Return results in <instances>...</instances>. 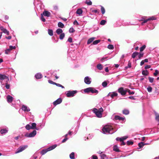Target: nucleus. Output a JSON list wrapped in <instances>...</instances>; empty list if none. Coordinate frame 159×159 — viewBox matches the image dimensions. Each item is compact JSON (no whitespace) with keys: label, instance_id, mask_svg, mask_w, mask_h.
<instances>
[{"label":"nucleus","instance_id":"nucleus-64","mask_svg":"<svg viewBox=\"0 0 159 159\" xmlns=\"http://www.w3.org/2000/svg\"><path fill=\"white\" fill-rule=\"evenodd\" d=\"M107 58V57H104L101 58V61H103L104 60L106 59Z\"/></svg>","mask_w":159,"mask_h":159},{"label":"nucleus","instance_id":"nucleus-45","mask_svg":"<svg viewBox=\"0 0 159 159\" xmlns=\"http://www.w3.org/2000/svg\"><path fill=\"white\" fill-rule=\"evenodd\" d=\"M11 50L10 49L8 48L7 49L5 50V53L6 54H8L9 53V52L11 51Z\"/></svg>","mask_w":159,"mask_h":159},{"label":"nucleus","instance_id":"nucleus-37","mask_svg":"<svg viewBox=\"0 0 159 159\" xmlns=\"http://www.w3.org/2000/svg\"><path fill=\"white\" fill-rule=\"evenodd\" d=\"M107 84V82L106 81H105L103 82H102V86L104 87H106Z\"/></svg>","mask_w":159,"mask_h":159},{"label":"nucleus","instance_id":"nucleus-22","mask_svg":"<svg viewBox=\"0 0 159 159\" xmlns=\"http://www.w3.org/2000/svg\"><path fill=\"white\" fill-rule=\"evenodd\" d=\"M142 74L144 75H148L149 74V72L147 70H143L142 71Z\"/></svg>","mask_w":159,"mask_h":159},{"label":"nucleus","instance_id":"nucleus-7","mask_svg":"<svg viewBox=\"0 0 159 159\" xmlns=\"http://www.w3.org/2000/svg\"><path fill=\"white\" fill-rule=\"evenodd\" d=\"M36 134V131L35 130H34L32 132H31L29 134H26L25 136L27 137H34Z\"/></svg>","mask_w":159,"mask_h":159},{"label":"nucleus","instance_id":"nucleus-61","mask_svg":"<svg viewBox=\"0 0 159 159\" xmlns=\"http://www.w3.org/2000/svg\"><path fill=\"white\" fill-rule=\"evenodd\" d=\"M149 20V18H148V19L144 20V21H143V22H142V24H143L144 23H146Z\"/></svg>","mask_w":159,"mask_h":159},{"label":"nucleus","instance_id":"nucleus-51","mask_svg":"<svg viewBox=\"0 0 159 159\" xmlns=\"http://www.w3.org/2000/svg\"><path fill=\"white\" fill-rule=\"evenodd\" d=\"M3 32L4 33L6 34L7 35H8L9 34V31H7L6 29L5 30H4Z\"/></svg>","mask_w":159,"mask_h":159},{"label":"nucleus","instance_id":"nucleus-19","mask_svg":"<svg viewBox=\"0 0 159 159\" xmlns=\"http://www.w3.org/2000/svg\"><path fill=\"white\" fill-rule=\"evenodd\" d=\"M92 89V87H89L85 89L84 90V92L85 93H89L90 92L91 90Z\"/></svg>","mask_w":159,"mask_h":159},{"label":"nucleus","instance_id":"nucleus-46","mask_svg":"<svg viewBox=\"0 0 159 159\" xmlns=\"http://www.w3.org/2000/svg\"><path fill=\"white\" fill-rule=\"evenodd\" d=\"M106 22V21L105 20H102L100 23V24L101 25H104Z\"/></svg>","mask_w":159,"mask_h":159},{"label":"nucleus","instance_id":"nucleus-13","mask_svg":"<svg viewBox=\"0 0 159 159\" xmlns=\"http://www.w3.org/2000/svg\"><path fill=\"white\" fill-rule=\"evenodd\" d=\"M115 119L116 120H119L123 121L125 119L124 117H121L118 116H116L115 117Z\"/></svg>","mask_w":159,"mask_h":159},{"label":"nucleus","instance_id":"nucleus-14","mask_svg":"<svg viewBox=\"0 0 159 159\" xmlns=\"http://www.w3.org/2000/svg\"><path fill=\"white\" fill-rule=\"evenodd\" d=\"M21 109L24 111H29L30 110V109L27 108V107L26 106L24 105L22 106Z\"/></svg>","mask_w":159,"mask_h":159},{"label":"nucleus","instance_id":"nucleus-5","mask_svg":"<svg viewBox=\"0 0 159 159\" xmlns=\"http://www.w3.org/2000/svg\"><path fill=\"white\" fill-rule=\"evenodd\" d=\"M28 147L27 145L22 146H20L17 150L15 152V153H18L20 152L25 150Z\"/></svg>","mask_w":159,"mask_h":159},{"label":"nucleus","instance_id":"nucleus-49","mask_svg":"<svg viewBox=\"0 0 159 159\" xmlns=\"http://www.w3.org/2000/svg\"><path fill=\"white\" fill-rule=\"evenodd\" d=\"M128 66H127V67H125V68H126V69H127L128 67L130 68L131 67V62L130 61H128Z\"/></svg>","mask_w":159,"mask_h":159},{"label":"nucleus","instance_id":"nucleus-58","mask_svg":"<svg viewBox=\"0 0 159 159\" xmlns=\"http://www.w3.org/2000/svg\"><path fill=\"white\" fill-rule=\"evenodd\" d=\"M68 41L70 43H71L72 42V39L71 37H69L68 39Z\"/></svg>","mask_w":159,"mask_h":159},{"label":"nucleus","instance_id":"nucleus-57","mask_svg":"<svg viewBox=\"0 0 159 159\" xmlns=\"http://www.w3.org/2000/svg\"><path fill=\"white\" fill-rule=\"evenodd\" d=\"M16 48V47L15 46H10V47H9V48L11 50H12V49H15Z\"/></svg>","mask_w":159,"mask_h":159},{"label":"nucleus","instance_id":"nucleus-50","mask_svg":"<svg viewBox=\"0 0 159 159\" xmlns=\"http://www.w3.org/2000/svg\"><path fill=\"white\" fill-rule=\"evenodd\" d=\"M152 88L151 86H148L147 88L148 91L149 92H152Z\"/></svg>","mask_w":159,"mask_h":159},{"label":"nucleus","instance_id":"nucleus-2","mask_svg":"<svg viewBox=\"0 0 159 159\" xmlns=\"http://www.w3.org/2000/svg\"><path fill=\"white\" fill-rule=\"evenodd\" d=\"M113 129L111 125H106L102 128V131L104 134H112L113 132L110 133V131Z\"/></svg>","mask_w":159,"mask_h":159},{"label":"nucleus","instance_id":"nucleus-62","mask_svg":"<svg viewBox=\"0 0 159 159\" xmlns=\"http://www.w3.org/2000/svg\"><path fill=\"white\" fill-rule=\"evenodd\" d=\"M92 159H98V158L96 156L93 155L92 156Z\"/></svg>","mask_w":159,"mask_h":159},{"label":"nucleus","instance_id":"nucleus-44","mask_svg":"<svg viewBox=\"0 0 159 159\" xmlns=\"http://www.w3.org/2000/svg\"><path fill=\"white\" fill-rule=\"evenodd\" d=\"M101 11L102 14H104L105 13V9L102 6L101 7Z\"/></svg>","mask_w":159,"mask_h":159},{"label":"nucleus","instance_id":"nucleus-24","mask_svg":"<svg viewBox=\"0 0 159 159\" xmlns=\"http://www.w3.org/2000/svg\"><path fill=\"white\" fill-rule=\"evenodd\" d=\"M95 39V38L94 37H92L90 38L87 41V44H89L90 43L93 41Z\"/></svg>","mask_w":159,"mask_h":159},{"label":"nucleus","instance_id":"nucleus-36","mask_svg":"<svg viewBox=\"0 0 159 159\" xmlns=\"http://www.w3.org/2000/svg\"><path fill=\"white\" fill-rule=\"evenodd\" d=\"M144 53L143 52H141L139 53L138 58L139 59H140L141 58L143 57Z\"/></svg>","mask_w":159,"mask_h":159},{"label":"nucleus","instance_id":"nucleus-15","mask_svg":"<svg viewBox=\"0 0 159 159\" xmlns=\"http://www.w3.org/2000/svg\"><path fill=\"white\" fill-rule=\"evenodd\" d=\"M35 77L36 79H39L42 77V75L41 73H38L36 74Z\"/></svg>","mask_w":159,"mask_h":159},{"label":"nucleus","instance_id":"nucleus-42","mask_svg":"<svg viewBox=\"0 0 159 159\" xmlns=\"http://www.w3.org/2000/svg\"><path fill=\"white\" fill-rule=\"evenodd\" d=\"M146 45H144L140 48V51L141 52H142L145 48Z\"/></svg>","mask_w":159,"mask_h":159},{"label":"nucleus","instance_id":"nucleus-47","mask_svg":"<svg viewBox=\"0 0 159 159\" xmlns=\"http://www.w3.org/2000/svg\"><path fill=\"white\" fill-rule=\"evenodd\" d=\"M75 31V30L73 28H71L69 30V32L70 33H73Z\"/></svg>","mask_w":159,"mask_h":159},{"label":"nucleus","instance_id":"nucleus-63","mask_svg":"<svg viewBox=\"0 0 159 159\" xmlns=\"http://www.w3.org/2000/svg\"><path fill=\"white\" fill-rule=\"evenodd\" d=\"M151 67V66L149 65H147L145 67V69H147L150 68Z\"/></svg>","mask_w":159,"mask_h":159},{"label":"nucleus","instance_id":"nucleus-41","mask_svg":"<svg viewBox=\"0 0 159 159\" xmlns=\"http://www.w3.org/2000/svg\"><path fill=\"white\" fill-rule=\"evenodd\" d=\"M133 142L131 141H128L126 143L128 145H132L133 144Z\"/></svg>","mask_w":159,"mask_h":159},{"label":"nucleus","instance_id":"nucleus-11","mask_svg":"<svg viewBox=\"0 0 159 159\" xmlns=\"http://www.w3.org/2000/svg\"><path fill=\"white\" fill-rule=\"evenodd\" d=\"M42 14L44 16L47 17H49L51 15V13L48 11H44Z\"/></svg>","mask_w":159,"mask_h":159},{"label":"nucleus","instance_id":"nucleus-6","mask_svg":"<svg viewBox=\"0 0 159 159\" xmlns=\"http://www.w3.org/2000/svg\"><path fill=\"white\" fill-rule=\"evenodd\" d=\"M126 89H125L124 90L123 87H120L118 89V92L121 95H125L126 93Z\"/></svg>","mask_w":159,"mask_h":159},{"label":"nucleus","instance_id":"nucleus-38","mask_svg":"<svg viewBox=\"0 0 159 159\" xmlns=\"http://www.w3.org/2000/svg\"><path fill=\"white\" fill-rule=\"evenodd\" d=\"M128 92L129 93V94L130 95L131 94H134V92L133 91L131 92L130 90L128 89H126V92Z\"/></svg>","mask_w":159,"mask_h":159},{"label":"nucleus","instance_id":"nucleus-25","mask_svg":"<svg viewBox=\"0 0 159 159\" xmlns=\"http://www.w3.org/2000/svg\"><path fill=\"white\" fill-rule=\"evenodd\" d=\"M8 130L6 129H2L0 131V133L1 134H3L7 133Z\"/></svg>","mask_w":159,"mask_h":159},{"label":"nucleus","instance_id":"nucleus-18","mask_svg":"<svg viewBox=\"0 0 159 159\" xmlns=\"http://www.w3.org/2000/svg\"><path fill=\"white\" fill-rule=\"evenodd\" d=\"M62 32L63 31L60 28L57 29L56 31V32L58 34H60L62 33Z\"/></svg>","mask_w":159,"mask_h":159},{"label":"nucleus","instance_id":"nucleus-26","mask_svg":"<svg viewBox=\"0 0 159 159\" xmlns=\"http://www.w3.org/2000/svg\"><path fill=\"white\" fill-rule=\"evenodd\" d=\"M123 113L125 115H128L129 113V110L125 109L123 111Z\"/></svg>","mask_w":159,"mask_h":159},{"label":"nucleus","instance_id":"nucleus-1","mask_svg":"<svg viewBox=\"0 0 159 159\" xmlns=\"http://www.w3.org/2000/svg\"><path fill=\"white\" fill-rule=\"evenodd\" d=\"M94 113L95 114L97 117L101 118L102 117V113L103 110L102 107L100 108L98 110L96 108H94L93 110Z\"/></svg>","mask_w":159,"mask_h":159},{"label":"nucleus","instance_id":"nucleus-33","mask_svg":"<svg viewBox=\"0 0 159 159\" xmlns=\"http://www.w3.org/2000/svg\"><path fill=\"white\" fill-rule=\"evenodd\" d=\"M75 153L74 152H72L70 155V157L71 159H75Z\"/></svg>","mask_w":159,"mask_h":159},{"label":"nucleus","instance_id":"nucleus-31","mask_svg":"<svg viewBox=\"0 0 159 159\" xmlns=\"http://www.w3.org/2000/svg\"><path fill=\"white\" fill-rule=\"evenodd\" d=\"M128 138L127 136H125L121 138H119V140L120 142H123L124 140Z\"/></svg>","mask_w":159,"mask_h":159},{"label":"nucleus","instance_id":"nucleus-34","mask_svg":"<svg viewBox=\"0 0 159 159\" xmlns=\"http://www.w3.org/2000/svg\"><path fill=\"white\" fill-rule=\"evenodd\" d=\"M85 3L88 5H91L92 4V2L89 0H86Z\"/></svg>","mask_w":159,"mask_h":159},{"label":"nucleus","instance_id":"nucleus-59","mask_svg":"<svg viewBox=\"0 0 159 159\" xmlns=\"http://www.w3.org/2000/svg\"><path fill=\"white\" fill-rule=\"evenodd\" d=\"M58 7L57 6L55 5L53 6V9L55 10H57L58 9Z\"/></svg>","mask_w":159,"mask_h":159},{"label":"nucleus","instance_id":"nucleus-9","mask_svg":"<svg viewBox=\"0 0 159 159\" xmlns=\"http://www.w3.org/2000/svg\"><path fill=\"white\" fill-rule=\"evenodd\" d=\"M90 80L91 79L89 77L87 76L84 78V81L86 84H89L91 83Z\"/></svg>","mask_w":159,"mask_h":159},{"label":"nucleus","instance_id":"nucleus-17","mask_svg":"<svg viewBox=\"0 0 159 159\" xmlns=\"http://www.w3.org/2000/svg\"><path fill=\"white\" fill-rule=\"evenodd\" d=\"M83 12L81 8H79L77 9L76 11V13L79 15H81Z\"/></svg>","mask_w":159,"mask_h":159},{"label":"nucleus","instance_id":"nucleus-8","mask_svg":"<svg viewBox=\"0 0 159 159\" xmlns=\"http://www.w3.org/2000/svg\"><path fill=\"white\" fill-rule=\"evenodd\" d=\"M62 101L61 98H60L57 99L56 101L53 102L54 105L56 106L61 103Z\"/></svg>","mask_w":159,"mask_h":159},{"label":"nucleus","instance_id":"nucleus-29","mask_svg":"<svg viewBox=\"0 0 159 159\" xmlns=\"http://www.w3.org/2000/svg\"><path fill=\"white\" fill-rule=\"evenodd\" d=\"M117 95V93L115 92H113L110 95V96L112 98H113L114 97L116 96ZM108 96H110L109 94L108 95Z\"/></svg>","mask_w":159,"mask_h":159},{"label":"nucleus","instance_id":"nucleus-60","mask_svg":"<svg viewBox=\"0 0 159 159\" xmlns=\"http://www.w3.org/2000/svg\"><path fill=\"white\" fill-rule=\"evenodd\" d=\"M6 87L7 89H9L10 88V85L7 83L6 84Z\"/></svg>","mask_w":159,"mask_h":159},{"label":"nucleus","instance_id":"nucleus-43","mask_svg":"<svg viewBox=\"0 0 159 159\" xmlns=\"http://www.w3.org/2000/svg\"><path fill=\"white\" fill-rule=\"evenodd\" d=\"M31 126L29 124L25 126V128L27 130H30L31 128Z\"/></svg>","mask_w":159,"mask_h":159},{"label":"nucleus","instance_id":"nucleus-4","mask_svg":"<svg viewBox=\"0 0 159 159\" xmlns=\"http://www.w3.org/2000/svg\"><path fill=\"white\" fill-rule=\"evenodd\" d=\"M76 90H73L72 91H69L67 92L66 94V96L68 97H73L75 94L77 93Z\"/></svg>","mask_w":159,"mask_h":159},{"label":"nucleus","instance_id":"nucleus-54","mask_svg":"<svg viewBox=\"0 0 159 159\" xmlns=\"http://www.w3.org/2000/svg\"><path fill=\"white\" fill-rule=\"evenodd\" d=\"M106 157V155L104 154H101V157L102 159H104Z\"/></svg>","mask_w":159,"mask_h":159},{"label":"nucleus","instance_id":"nucleus-3","mask_svg":"<svg viewBox=\"0 0 159 159\" xmlns=\"http://www.w3.org/2000/svg\"><path fill=\"white\" fill-rule=\"evenodd\" d=\"M57 147V145L56 144H55L54 145H52L49 147L48 148L46 149L43 150L41 151V153L42 155H43L45 154L46 152H48L52 150L55 148Z\"/></svg>","mask_w":159,"mask_h":159},{"label":"nucleus","instance_id":"nucleus-20","mask_svg":"<svg viewBox=\"0 0 159 159\" xmlns=\"http://www.w3.org/2000/svg\"><path fill=\"white\" fill-rule=\"evenodd\" d=\"M36 124L35 123H33L31 124V128L32 129H37L36 128Z\"/></svg>","mask_w":159,"mask_h":159},{"label":"nucleus","instance_id":"nucleus-39","mask_svg":"<svg viewBox=\"0 0 159 159\" xmlns=\"http://www.w3.org/2000/svg\"><path fill=\"white\" fill-rule=\"evenodd\" d=\"M100 42V40H96L94 41L93 42V45H96V44H97L98 43H99Z\"/></svg>","mask_w":159,"mask_h":159},{"label":"nucleus","instance_id":"nucleus-48","mask_svg":"<svg viewBox=\"0 0 159 159\" xmlns=\"http://www.w3.org/2000/svg\"><path fill=\"white\" fill-rule=\"evenodd\" d=\"M159 71L157 70H155V72L154 73L153 75L154 76H156L159 74Z\"/></svg>","mask_w":159,"mask_h":159},{"label":"nucleus","instance_id":"nucleus-12","mask_svg":"<svg viewBox=\"0 0 159 159\" xmlns=\"http://www.w3.org/2000/svg\"><path fill=\"white\" fill-rule=\"evenodd\" d=\"M7 101L8 102L11 103L13 101V97L10 95H8L7 96Z\"/></svg>","mask_w":159,"mask_h":159},{"label":"nucleus","instance_id":"nucleus-52","mask_svg":"<svg viewBox=\"0 0 159 159\" xmlns=\"http://www.w3.org/2000/svg\"><path fill=\"white\" fill-rule=\"evenodd\" d=\"M148 79H149V82L150 83H152L153 82V80H154L153 78L149 77H148Z\"/></svg>","mask_w":159,"mask_h":159},{"label":"nucleus","instance_id":"nucleus-40","mask_svg":"<svg viewBox=\"0 0 159 159\" xmlns=\"http://www.w3.org/2000/svg\"><path fill=\"white\" fill-rule=\"evenodd\" d=\"M107 48L110 49H113L114 47L113 45L110 44L108 46Z\"/></svg>","mask_w":159,"mask_h":159},{"label":"nucleus","instance_id":"nucleus-53","mask_svg":"<svg viewBox=\"0 0 159 159\" xmlns=\"http://www.w3.org/2000/svg\"><path fill=\"white\" fill-rule=\"evenodd\" d=\"M41 20L43 22H45V19L43 17V15L42 14H41Z\"/></svg>","mask_w":159,"mask_h":159},{"label":"nucleus","instance_id":"nucleus-23","mask_svg":"<svg viewBox=\"0 0 159 159\" xmlns=\"http://www.w3.org/2000/svg\"><path fill=\"white\" fill-rule=\"evenodd\" d=\"M90 92L92 93H98V91L93 88H92V89L91 90Z\"/></svg>","mask_w":159,"mask_h":159},{"label":"nucleus","instance_id":"nucleus-30","mask_svg":"<svg viewBox=\"0 0 159 159\" xmlns=\"http://www.w3.org/2000/svg\"><path fill=\"white\" fill-rule=\"evenodd\" d=\"M58 26L59 27L63 28L64 27V25L61 22H59L58 23Z\"/></svg>","mask_w":159,"mask_h":159},{"label":"nucleus","instance_id":"nucleus-32","mask_svg":"<svg viewBox=\"0 0 159 159\" xmlns=\"http://www.w3.org/2000/svg\"><path fill=\"white\" fill-rule=\"evenodd\" d=\"M48 34L51 36L53 35V31L52 30L48 29Z\"/></svg>","mask_w":159,"mask_h":159},{"label":"nucleus","instance_id":"nucleus-16","mask_svg":"<svg viewBox=\"0 0 159 159\" xmlns=\"http://www.w3.org/2000/svg\"><path fill=\"white\" fill-rule=\"evenodd\" d=\"M113 150L116 152H120V151L118 148V147L117 145H115L113 147Z\"/></svg>","mask_w":159,"mask_h":159},{"label":"nucleus","instance_id":"nucleus-27","mask_svg":"<svg viewBox=\"0 0 159 159\" xmlns=\"http://www.w3.org/2000/svg\"><path fill=\"white\" fill-rule=\"evenodd\" d=\"M139 54V52H134L133 53L132 55V57L134 58L138 55Z\"/></svg>","mask_w":159,"mask_h":159},{"label":"nucleus","instance_id":"nucleus-21","mask_svg":"<svg viewBox=\"0 0 159 159\" xmlns=\"http://www.w3.org/2000/svg\"><path fill=\"white\" fill-rule=\"evenodd\" d=\"M147 144L144 143L143 142H141L138 143V146L139 147V149L143 147L144 145Z\"/></svg>","mask_w":159,"mask_h":159},{"label":"nucleus","instance_id":"nucleus-56","mask_svg":"<svg viewBox=\"0 0 159 159\" xmlns=\"http://www.w3.org/2000/svg\"><path fill=\"white\" fill-rule=\"evenodd\" d=\"M48 83L50 84L55 85L56 83H55L51 80H48Z\"/></svg>","mask_w":159,"mask_h":159},{"label":"nucleus","instance_id":"nucleus-28","mask_svg":"<svg viewBox=\"0 0 159 159\" xmlns=\"http://www.w3.org/2000/svg\"><path fill=\"white\" fill-rule=\"evenodd\" d=\"M97 68L100 70H102L103 68L102 65L101 64H98L97 65Z\"/></svg>","mask_w":159,"mask_h":159},{"label":"nucleus","instance_id":"nucleus-35","mask_svg":"<svg viewBox=\"0 0 159 159\" xmlns=\"http://www.w3.org/2000/svg\"><path fill=\"white\" fill-rule=\"evenodd\" d=\"M65 36V34L64 33H61L60 34L59 38L60 39L62 40L64 38Z\"/></svg>","mask_w":159,"mask_h":159},{"label":"nucleus","instance_id":"nucleus-10","mask_svg":"<svg viewBox=\"0 0 159 159\" xmlns=\"http://www.w3.org/2000/svg\"><path fill=\"white\" fill-rule=\"evenodd\" d=\"M7 79V81L9 80V78L5 75L0 74V80H3L4 79Z\"/></svg>","mask_w":159,"mask_h":159},{"label":"nucleus","instance_id":"nucleus-55","mask_svg":"<svg viewBox=\"0 0 159 159\" xmlns=\"http://www.w3.org/2000/svg\"><path fill=\"white\" fill-rule=\"evenodd\" d=\"M156 120L158 121L159 124V115H156L155 118Z\"/></svg>","mask_w":159,"mask_h":159}]
</instances>
